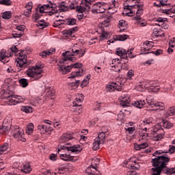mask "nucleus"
<instances>
[{
  "instance_id": "obj_61",
  "label": "nucleus",
  "mask_w": 175,
  "mask_h": 175,
  "mask_svg": "<svg viewBox=\"0 0 175 175\" xmlns=\"http://www.w3.org/2000/svg\"><path fill=\"white\" fill-rule=\"evenodd\" d=\"M108 38L109 34L106 31H103L101 35L100 36V40H107Z\"/></svg>"
},
{
  "instance_id": "obj_7",
  "label": "nucleus",
  "mask_w": 175,
  "mask_h": 175,
  "mask_svg": "<svg viewBox=\"0 0 175 175\" xmlns=\"http://www.w3.org/2000/svg\"><path fill=\"white\" fill-rule=\"evenodd\" d=\"M58 10L55 7H53V5H42L39 8V12L40 13H49L50 16L51 14H55V17H59L58 13Z\"/></svg>"
},
{
  "instance_id": "obj_44",
  "label": "nucleus",
  "mask_w": 175,
  "mask_h": 175,
  "mask_svg": "<svg viewBox=\"0 0 175 175\" xmlns=\"http://www.w3.org/2000/svg\"><path fill=\"white\" fill-rule=\"evenodd\" d=\"M166 2H167V1H157L153 3V5L154 6H156V8H161V6H166L167 5Z\"/></svg>"
},
{
  "instance_id": "obj_21",
  "label": "nucleus",
  "mask_w": 175,
  "mask_h": 175,
  "mask_svg": "<svg viewBox=\"0 0 175 175\" xmlns=\"http://www.w3.org/2000/svg\"><path fill=\"white\" fill-rule=\"evenodd\" d=\"M72 139H73V135L71 133H66L60 137L59 142L60 143H66V142H69Z\"/></svg>"
},
{
  "instance_id": "obj_27",
  "label": "nucleus",
  "mask_w": 175,
  "mask_h": 175,
  "mask_svg": "<svg viewBox=\"0 0 175 175\" xmlns=\"http://www.w3.org/2000/svg\"><path fill=\"white\" fill-rule=\"evenodd\" d=\"M10 128H12V123L10 121H8V119H5L2 125L3 131L6 133V132H9V131H10Z\"/></svg>"
},
{
  "instance_id": "obj_14",
  "label": "nucleus",
  "mask_w": 175,
  "mask_h": 175,
  "mask_svg": "<svg viewBox=\"0 0 175 175\" xmlns=\"http://www.w3.org/2000/svg\"><path fill=\"white\" fill-rule=\"evenodd\" d=\"M13 137L16 140H20L21 142H25V138L24 137V131L20 129L18 126H15V131L14 132Z\"/></svg>"
},
{
  "instance_id": "obj_53",
  "label": "nucleus",
  "mask_w": 175,
  "mask_h": 175,
  "mask_svg": "<svg viewBox=\"0 0 175 175\" xmlns=\"http://www.w3.org/2000/svg\"><path fill=\"white\" fill-rule=\"evenodd\" d=\"M91 166H90L86 170V173H88V175H100V174H96V168H93V170H91ZM91 170V171H90Z\"/></svg>"
},
{
  "instance_id": "obj_6",
  "label": "nucleus",
  "mask_w": 175,
  "mask_h": 175,
  "mask_svg": "<svg viewBox=\"0 0 175 175\" xmlns=\"http://www.w3.org/2000/svg\"><path fill=\"white\" fill-rule=\"evenodd\" d=\"M107 5L104 2H97L92 5V13H94L95 14L105 13L106 10H107Z\"/></svg>"
},
{
  "instance_id": "obj_37",
  "label": "nucleus",
  "mask_w": 175,
  "mask_h": 175,
  "mask_svg": "<svg viewBox=\"0 0 175 175\" xmlns=\"http://www.w3.org/2000/svg\"><path fill=\"white\" fill-rule=\"evenodd\" d=\"M100 144H103V143H102L100 140H98V139L95 138L94 143H93V147L92 149L94 151H96L98 150H99V146H100Z\"/></svg>"
},
{
  "instance_id": "obj_8",
  "label": "nucleus",
  "mask_w": 175,
  "mask_h": 175,
  "mask_svg": "<svg viewBox=\"0 0 175 175\" xmlns=\"http://www.w3.org/2000/svg\"><path fill=\"white\" fill-rule=\"evenodd\" d=\"M174 124L170 122L169 120H163L161 123H158L153 128V132L155 133L156 132H159V131H162V126H163L165 129H170L173 128Z\"/></svg>"
},
{
  "instance_id": "obj_20",
  "label": "nucleus",
  "mask_w": 175,
  "mask_h": 175,
  "mask_svg": "<svg viewBox=\"0 0 175 175\" xmlns=\"http://www.w3.org/2000/svg\"><path fill=\"white\" fill-rule=\"evenodd\" d=\"M9 57H12V53L8 55L5 51L2 50L0 51V61L3 62V64L9 62Z\"/></svg>"
},
{
  "instance_id": "obj_57",
  "label": "nucleus",
  "mask_w": 175,
  "mask_h": 175,
  "mask_svg": "<svg viewBox=\"0 0 175 175\" xmlns=\"http://www.w3.org/2000/svg\"><path fill=\"white\" fill-rule=\"evenodd\" d=\"M21 110L24 111V113H32V107L29 106L21 107Z\"/></svg>"
},
{
  "instance_id": "obj_22",
  "label": "nucleus",
  "mask_w": 175,
  "mask_h": 175,
  "mask_svg": "<svg viewBox=\"0 0 175 175\" xmlns=\"http://www.w3.org/2000/svg\"><path fill=\"white\" fill-rule=\"evenodd\" d=\"M152 47H154V42H150V41H146L145 42H144L142 45V51H150Z\"/></svg>"
},
{
  "instance_id": "obj_31",
  "label": "nucleus",
  "mask_w": 175,
  "mask_h": 175,
  "mask_svg": "<svg viewBox=\"0 0 175 175\" xmlns=\"http://www.w3.org/2000/svg\"><path fill=\"white\" fill-rule=\"evenodd\" d=\"M132 105L137 109H143L146 106V101L144 100H139L133 103Z\"/></svg>"
},
{
  "instance_id": "obj_4",
  "label": "nucleus",
  "mask_w": 175,
  "mask_h": 175,
  "mask_svg": "<svg viewBox=\"0 0 175 175\" xmlns=\"http://www.w3.org/2000/svg\"><path fill=\"white\" fill-rule=\"evenodd\" d=\"M125 4L124 9H128L130 10V12L127 13L128 16H133L135 14L137 11V8L136 6H142V9H143V5L139 4L140 0H124Z\"/></svg>"
},
{
  "instance_id": "obj_3",
  "label": "nucleus",
  "mask_w": 175,
  "mask_h": 175,
  "mask_svg": "<svg viewBox=\"0 0 175 175\" xmlns=\"http://www.w3.org/2000/svg\"><path fill=\"white\" fill-rule=\"evenodd\" d=\"M43 68H44V64L41 62H38L36 66L29 67L27 70L28 77H31L33 80L42 79L43 77Z\"/></svg>"
},
{
  "instance_id": "obj_18",
  "label": "nucleus",
  "mask_w": 175,
  "mask_h": 175,
  "mask_svg": "<svg viewBox=\"0 0 175 175\" xmlns=\"http://www.w3.org/2000/svg\"><path fill=\"white\" fill-rule=\"evenodd\" d=\"M120 85L116 82L111 83L106 85L105 90L107 92H113V91H116V90H120Z\"/></svg>"
},
{
  "instance_id": "obj_56",
  "label": "nucleus",
  "mask_w": 175,
  "mask_h": 175,
  "mask_svg": "<svg viewBox=\"0 0 175 175\" xmlns=\"http://www.w3.org/2000/svg\"><path fill=\"white\" fill-rule=\"evenodd\" d=\"M64 23H65V21L62 20V19H58L56 20L54 23H53V27H55V28L59 27V25H62V24H64Z\"/></svg>"
},
{
  "instance_id": "obj_10",
  "label": "nucleus",
  "mask_w": 175,
  "mask_h": 175,
  "mask_svg": "<svg viewBox=\"0 0 175 175\" xmlns=\"http://www.w3.org/2000/svg\"><path fill=\"white\" fill-rule=\"evenodd\" d=\"M63 150H66L68 152H75V154H80L83 150V148L80 145L72 146L69 144L63 145Z\"/></svg>"
},
{
  "instance_id": "obj_41",
  "label": "nucleus",
  "mask_w": 175,
  "mask_h": 175,
  "mask_svg": "<svg viewBox=\"0 0 175 175\" xmlns=\"http://www.w3.org/2000/svg\"><path fill=\"white\" fill-rule=\"evenodd\" d=\"M90 79H91V75H88L86 76L85 79H84L81 84V87L84 88V87H87L90 83Z\"/></svg>"
},
{
  "instance_id": "obj_50",
  "label": "nucleus",
  "mask_w": 175,
  "mask_h": 175,
  "mask_svg": "<svg viewBox=\"0 0 175 175\" xmlns=\"http://www.w3.org/2000/svg\"><path fill=\"white\" fill-rule=\"evenodd\" d=\"M75 31H76L75 28L70 29L68 30H64L63 31V34L65 35L66 37L72 36V35L73 32H75Z\"/></svg>"
},
{
  "instance_id": "obj_12",
  "label": "nucleus",
  "mask_w": 175,
  "mask_h": 175,
  "mask_svg": "<svg viewBox=\"0 0 175 175\" xmlns=\"http://www.w3.org/2000/svg\"><path fill=\"white\" fill-rule=\"evenodd\" d=\"M57 152L60 155L61 159L63 161H73V156L69 154V152H67L66 149H64V146H61Z\"/></svg>"
},
{
  "instance_id": "obj_38",
  "label": "nucleus",
  "mask_w": 175,
  "mask_h": 175,
  "mask_svg": "<svg viewBox=\"0 0 175 175\" xmlns=\"http://www.w3.org/2000/svg\"><path fill=\"white\" fill-rule=\"evenodd\" d=\"M153 36L159 38V36H165V33L161 31V29L154 28L152 33Z\"/></svg>"
},
{
  "instance_id": "obj_60",
  "label": "nucleus",
  "mask_w": 175,
  "mask_h": 175,
  "mask_svg": "<svg viewBox=\"0 0 175 175\" xmlns=\"http://www.w3.org/2000/svg\"><path fill=\"white\" fill-rule=\"evenodd\" d=\"M127 58H135L136 55L133 54V49H130L126 51Z\"/></svg>"
},
{
  "instance_id": "obj_58",
  "label": "nucleus",
  "mask_w": 175,
  "mask_h": 175,
  "mask_svg": "<svg viewBox=\"0 0 175 175\" xmlns=\"http://www.w3.org/2000/svg\"><path fill=\"white\" fill-rule=\"evenodd\" d=\"M66 5V3L65 2H62L59 5V10H62V12H66V10H68V6Z\"/></svg>"
},
{
  "instance_id": "obj_47",
  "label": "nucleus",
  "mask_w": 175,
  "mask_h": 175,
  "mask_svg": "<svg viewBox=\"0 0 175 175\" xmlns=\"http://www.w3.org/2000/svg\"><path fill=\"white\" fill-rule=\"evenodd\" d=\"M64 23L67 25H75L76 24V20L73 18H68L64 21Z\"/></svg>"
},
{
  "instance_id": "obj_26",
  "label": "nucleus",
  "mask_w": 175,
  "mask_h": 175,
  "mask_svg": "<svg viewBox=\"0 0 175 175\" xmlns=\"http://www.w3.org/2000/svg\"><path fill=\"white\" fill-rule=\"evenodd\" d=\"M7 105L9 106H14L17 105L16 101V96L13 95V93L5 100Z\"/></svg>"
},
{
  "instance_id": "obj_34",
  "label": "nucleus",
  "mask_w": 175,
  "mask_h": 175,
  "mask_svg": "<svg viewBox=\"0 0 175 175\" xmlns=\"http://www.w3.org/2000/svg\"><path fill=\"white\" fill-rule=\"evenodd\" d=\"M34 128L35 126H33V123H29L27 125V128H26L27 135H32V133H33Z\"/></svg>"
},
{
  "instance_id": "obj_51",
  "label": "nucleus",
  "mask_w": 175,
  "mask_h": 175,
  "mask_svg": "<svg viewBox=\"0 0 175 175\" xmlns=\"http://www.w3.org/2000/svg\"><path fill=\"white\" fill-rule=\"evenodd\" d=\"M112 5L113 6L108 8V13L110 14H114L117 10H116V1H112Z\"/></svg>"
},
{
  "instance_id": "obj_5",
  "label": "nucleus",
  "mask_w": 175,
  "mask_h": 175,
  "mask_svg": "<svg viewBox=\"0 0 175 175\" xmlns=\"http://www.w3.org/2000/svg\"><path fill=\"white\" fill-rule=\"evenodd\" d=\"M135 8L137 9L135 13L136 15L133 18L137 21V25H139V27H146V25H147V21L142 18L140 16L143 14V8H142V5H135Z\"/></svg>"
},
{
  "instance_id": "obj_1",
  "label": "nucleus",
  "mask_w": 175,
  "mask_h": 175,
  "mask_svg": "<svg viewBox=\"0 0 175 175\" xmlns=\"http://www.w3.org/2000/svg\"><path fill=\"white\" fill-rule=\"evenodd\" d=\"M167 152H169L160 150L153 153V157H156L152 159L153 167L152 168L151 175H161L162 170L170 162V159L168 157L161 156V154H166Z\"/></svg>"
},
{
  "instance_id": "obj_23",
  "label": "nucleus",
  "mask_w": 175,
  "mask_h": 175,
  "mask_svg": "<svg viewBox=\"0 0 175 175\" xmlns=\"http://www.w3.org/2000/svg\"><path fill=\"white\" fill-rule=\"evenodd\" d=\"M13 84H14L13 80L10 78H8L4 81L3 88L5 90H12V88H13Z\"/></svg>"
},
{
  "instance_id": "obj_11",
  "label": "nucleus",
  "mask_w": 175,
  "mask_h": 175,
  "mask_svg": "<svg viewBox=\"0 0 175 175\" xmlns=\"http://www.w3.org/2000/svg\"><path fill=\"white\" fill-rule=\"evenodd\" d=\"M16 66L19 68H23L25 69L27 68V55L24 54V52H21L19 53L18 57L16 59Z\"/></svg>"
},
{
  "instance_id": "obj_45",
  "label": "nucleus",
  "mask_w": 175,
  "mask_h": 175,
  "mask_svg": "<svg viewBox=\"0 0 175 175\" xmlns=\"http://www.w3.org/2000/svg\"><path fill=\"white\" fill-rule=\"evenodd\" d=\"M152 122H154V118L150 117L144 120L142 125H144V126H149L150 124H152Z\"/></svg>"
},
{
  "instance_id": "obj_40",
  "label": "nucleus",
  "mask_w": 175,
  "mask_h": 175,
  "mask_svg": "<svg viewBox=\"0 0 175 175\" xmlns=\"http://www.w3.org/2000/svg\"><path fill=\"white\" fill-rule=\"evenodd\" d=\"M118 28H120V32H122V31H125V28H126V22L124 20H121L119 21Z\"/></svg>"
},
{
  "instance_id": "obj_43",
  "label": "nucleus",
  "mask_w": 175,
  "mask_h": 175,
  "mask_svg": "<svg viewBox=\"0 0 175 175\" xmlns=\"http://www.w3.org/2000/svg\"><path fill=\"white\" fill-rule=\"evenodd\" d=\"M128 38H129V36H128L126 34H123V35H117V36H116L114 39L116 40H119V41H121V42H124Z\"/></svg>"
},
{
  "instance_id": "obj_19",
  "label": "nucleus",
  "mask_w": 175,
  "mask_h": 175,
  "mask_svg": "<svg viewBox=\"0 0 175 175\" xmlns=\"http://www.w3.org/2000/svg\"><path fill=\"white\" fill-rule=\"evenodd\" d=\"M12 94L10 90L4 88L0 92V98L1 99H5L6 100Z\"/></svg>"
},
{
  "instance_id": "obj_54",
  "label": "nucleus",
  "mask_w": 175,
  "mask_h": 175,
  "mask_svg": "<svg viewBox=\"0 0 175 175\" xmlns=\"http://www.w3.org/2000/svg\"><path fill=\"white\" fill-rule=\"evenodd\" d=\"M20 85L23 88L28 86V80L26 79L22 78L19 80Z\"/></svg>"
},
{
  "instance_id": "obj_13",
  "label": "nucleus",
  "mask_w": 175,
  "mask_h": 175,
  "mask_svg": "<svg viewBox=\"0 0 175 175\" xmlns=\"http://www.w3.org/2000/svg\"><path fill=\"white\" fill-rule=\"evenodd\" d=\"M161 83L158 81H150L146 84L148 92H158L161 90Z\"/></svg>"
},
{
  "instance_id": "obj_49",
  "label": "nucleus",
  "mask_w": 175,
  "mask_h": 175,
  "mask_svg": "<svg viewBox=\"0 0 175 175\" xmlns=\"http://www.w3.org/2000/svg\"><path fill=\"white\" fill-rule=\"evenodd\" d=\"M98 166H99V159L94 158L92 161V165H90V167H92V169H96Z\"/></svg>"
},
{
  "instance_id": "obj_64",
  "label": "nucleus",
  "mask_w": 175,
  "mask_h": 175,
  "mask_svg": "<svg viewBox=\"0 0 175 175\" xmlns=\"http://www.w3.org/2000/svg\"><path fill=\"white\" fill-rule=\"evenodd\" d=\"M163 12L165 13V14H172V13L173 14H175V5H174V8H172L171 9H168V10H165Z\"/></svg>"
},
{
  "instance_id": "obj_16",
  "label": "nucleus",
  "mask_w": 175,
  "mask_h": 175,
  "mask_svg": "<svg viewBox=\"0 0 175 175\" xmlns=\"http://www.w3.org/2000/svg\"><path fill=\"white\" fill-rule=\"evenodd\" d=\"M91 10V4L85 3V1H82L80 5H77L76 10L77 12H90Z\"/></svg>"
},
{
  "instance_id": "obj_2",
  "label": "nucleus",
  "mask_w": 175,
  "mask_h": 175,
  "mask_svg": "<svg viewBox=\"0 0 175 175\" xmlns=\"http://www.w3.org/2000/svg\"><path fill=\"white\" fill-rule=\"evenodd\" d=\"M77 44L74 45L72 48L69 49L68 51H66L63 53L64 59L60 60L57 64V69L62 75H66V73H69L72 70L70 66L64 65V62L65 61H73V57L76 55H79V57H83L84 55V53H81V50L77 49Z\"/></svg>"
},
{
  "instance_id": "obj_46",
  "label": "nucleus",
  "mask_w": 175,
  "mask_h": 175,
  "mask_svg": "<svg viewBox=\"0 0 175 175\" xmlns=\"http://www.w3.org/2000/svg\"><path fill=\"white\" fill-rule=\"evenodd\" d=\"M49 25L48 23H45L44 21L41 20L40 21L38 24L36 25V26L40 29H44V28H46V27H47Z\"/></svg>"
},
{
  "instance_id": "obj_39",
  "label": "nucleus",
  "mask_w": 175,
  "mask_h": 175,
  "mask_svg": "<svg viewBox=\"0 0 175 175\" xmlns=\"http://www.w3.org/2000/svg\"><path fill=\"white\" fill-rule=\"evenodd\" d=\"M83 100H84V95H83L81 94H78L77 95V97L74 102V105H79V103H81V102H83Z\"/></svg>"
},
{
  "instance_id": "obj_32",
  "label": "nucleus",
  "mask_w": 175,
  "mask_h": 175,
  "mask_svg": "<svg viewBox=\"0 0 175 175\" xmlns=\"http://www.w3.org/2000/svg\"><path fill=\"white\" fill-rule=\"evenodd\" d=\"M148 147V144L147 143H142V144H135L134 148L136 150V151H139V150H143L144 148H147Z\"/></svg>"
},
{
  "instance_id": "obj_42",
  "label": "nucleus",
  "mask_w": 175,
  "mask_h": 175,
  "mask_svg": "<svg viewBox=\"0 0 175 175\" xmlns=\"http://www.w3.org/2000/svg\"><path fill=\"white\" fill-rule=\"evenodd\" d=\"M72 110L75 114L79 115L83 111V108H81V105H75L72 107Z\"/></svg>"
},
{
  "instance_id": "obj_36",
  "label": "nucleus",
  "mask_w": 175,
  "mask_h": 175,
  "mask_svg": "<svg viewBox=\"0 0 175 175\" xmlns=\"http://www.w3.org/2000/svg\"><path fill=\"white\" fill-rule=\"evenodd\" d=\"M45 94L46 96H53L55 94V91L52 87H47L45 89Z\"/></svg>"
},
{
  "instance_id": "obj_25",
  "label": "nucleus",
  "mask_w": 175,
  "mask_h": 175,
  "mask_svg": "<svg viewBox=\"0 0 175 175\" xmlns=\"http://www.w3.org/2000/svg\"><path fill=\"white\" fill-rule=\"evenodd\" d=\"M166 19L163 18H158L157 19V23L156 25H158L159 27H161V28H163L164 29H167L169 28V25H165L166 23Z\"/></svg>"
},
{
  "instance_id": "obj_30",
  "label": "nucleus",
  "mask_w": 175,
  "mask_h": 175,
  "mask_svg": "<svg viewBox=\"0 0 175 175\" xmlns=\"http://www.w3.org/2000/svg\"><path fill=\"white\" fill-rule=\"evenodd\" d=\"M83 72V70L82 68H79L78 71L72 72L68 77V79H75V77H81L84 75Z\"/></svg>"
},
{
  "instance_id": "obj_48",
  "label": "nucleus",
  "mask_w": 175,
  "mask_h": 175,
  "mask_svg": "<svg viewBox=\"0 0 175 175\" xmlns=\"http://www.w3.org/2000/svg\"><path fill=\"white\" fill-rule=\"evenodd\" d=\"M2 18L4 20H9L10 18H12V12L10 11L3 12Z\"/></svg>"
},
{
  "instance_id": "obj_24",
  "label": "nucleus",
  "mask_w": 175,
  "mask_h": 175,
  "mask_svg": "<svg viewBox=\"0 0 175 175\" xmlns=\"http://www.w3.org/2000/svg\"><path fill=\"white\" fill-rule=\"evenodd\" d=\"M116 54L123 59H126V58H128L126 51L122 48H118L116 49Z\"/></svg>"
},
{
  "instance_id": "obj_29",
  "label": "nucleus",
  "mask_w": 175,
  "mask_h": 175,
  "mask_svg": "<svg viewBox=\"0 0 175 175\" xmlns=\"http://www.w3.org/2000/svg\"><path fill=\"white\" fill-rule=\"evenodd\" d=\"M175 114V107H171L169 109L164 111L163 116L165 118H169V117H172V116H174Z\"/></svg>"
},
{
  "instance_id": "obj_17",
  "label": "nucleus",
  "mask_w": 175,
  "mask_h": 175,
  "mask_svg": "<svg viewBox=\"0 0 175 175\" xmlns=\"http://www.w3.org/2000/svg\"><path fill=\"white\" fill-rule=\"evenodd\" d=\"M38 131H40V133L44 135L46 133H49V132H53V127L50 126H46L44 124H40L38 126Z\"/></svg>"
},
{
  "instance_id": "obj_35",
  "label": "nucleus",
  "mask_w": 175,
  "mask_h": 175,
  "mask_svg": "<svg viewBox=\"0 0 175 175\" xmlns=\"http://www.w3.org/2000/svg\"><path fill=\"white\" fill-rule=\"evenodd\" d=\"M9 148V144L4 143L2 145L0 146V155H3V154H5L8 149Z\"/></svg>"
},
{
  "instance_id": "obj_62",
  "label": "nucleus",
  "mask_w": 175,
  "mask_h": 175,
  "mask_svg": "<svg viewBox=\"0 0 175 175\" xmlns=\"http://www.w3.org/2000/svg\"><path fill=\"white\" fill-rule=\"evenodd\" d=\"M163 138V134L158 133L157 135H154L153 140L154 142H159V140H162Z\"/></svg>"
},
{
  "instance_id": "obj_59",
  "label": "nucleus",
  "mask_w": 175,
  "mask_h": 175,
  "mask_svg": "<svg viewBox=\"0 0 175 175\" xmlns=\"http://www.w3.org/2000/svg\"><path fill=\"white\" fill-rule=\"evenodd\" d=\"M15 100L16 102V105H18V103H23V102L25 100V97L15 96Z\"/></svg>"
},
{
  "instance_id": "obj_52",
  "label": "nucleus",
  "mask_w": 175,
  "mask_h": 175,
  "mask_svg": "<svg viewBox=\"0 0 175 175\" xmlns=\"http://www.w3.org/2000/svg\"><path fill=\"white\" fill-rule=\"evenodd\" d=\"M112 5L113 6L108 8V13L110 14H114L117 10H116V1H112Z\"/></svg>"
},
{
  "instance_id": "obj_33",
  "label": "nucleus",
  "mask_w": 175,
  "mask_h": 175,
  "mask_svg": "<svg viewBox=\"0 0 175 175\" xmlns=\"http://www.w3.org/2000/svg\"><path fill=\"white\" fill-rule=\"evenodd\" d=\"M96 139H98L103 144L105 143L106 140V131L100 132Z\"/></svg>"
},
{
  "instance_id": "obj_63",
  "label": "nucleus",
  "mask_w": 175,
  "mask_h": 175,
  "mask_svg": "<svg viewBox=\"0 0 175 175\" xmlns=\"http://www.w3.org/2000/svg\"><path fill=\"white\" fill-rule=\"evenodd\" d=\"M53 173L55 175L64 174L65 173V171H64V169L59 167V168L55 169Z\"/></svg>"
},
{
  "instance_id": "obj_9",
  "label": "nucleus",
  "mask_w": 175,
  "mask_h": 175,
  "mask_svg": "<svg viewBox=\"0 0 175 175\" xmlns=\"http://www.w3.org/2000/svg\"><path fill=\"white\" fill-rule=\"evenodd\" d=\"M146 102L148 106L151 107H157V110H164L165 109V104L162 102H155L154 100V96H148L146 98Z\"/></svg>"
},
{
  "instance_id": "obj_28",
  "label": "nucleus",
  "mask_w": 175,
  "mask_h": 175,
  "mask_svg": "<svg viewBox=\"0 0 175 175\" xmlns=\"http://www.w3.org/2000/svg\"><path fill=\"white\" fill-rule=\"evenodd\" d=\"M32 171V168L31 165L28 163H23L22 168L21 169V172L22 173H25V174H28V173H31Z\"/></svg>"
},
{
  "instance_id": "obj_55",
  "label": "nucleus",
  "mask_w": 175,
  "mask_h": 175,
  "mask_svg": "<svg viewBox=\"0 0 175 175\" xmlns=\"http://www.w3.org/2000/svg\"><path fill=\"white\" fill-rule=\"evenodd\" d=\"M111 70L114 72H120L121 71V62L119 64H113V66H111Z\"/></svg>"
},
{
  "instance_id": "obj_15",
  "label": "nucleus",
  "mask_w": 175,
  "mask_h": 175,
  "mask_svg": "<svg viewBox=\"0 0 175 175\" xmlns=\"http://www.w3.org/2000/svg\"><path fill=\"white\" fill-rule=\"evenodd\" d=\"M120 100V106L122 107H128L131 105V96L129 94L123 93L119 98Z\"/></svg>"
}]
</instances>
